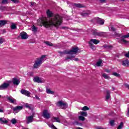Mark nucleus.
I'll list each match as a JSON object with an SVG mask.
<instances>
[{
  "label": "nucleus",
  "mask_w": 129,
  "mask_h": 129,
  "mask_svg": "<svg viewBox=\"0 0 129 129\" xmlns=\"http://www.w3.org/2000/svg\"><path fill=\"white\" fill-rule=\"evenodd\" d=\"M11 29H12V30H15V29H17V26L15 25V24H12Z\"/></svg>",
  "instance_id": "nucleus-39"
},
{
  "label": "nucleus",
  "mask_w": 129,
  "mask_h": 129,
  "mask_svg": "<svg viewBox=\"0 0 129 129\" xmlns=\"http://www.w3.org/2000/svg\"><path fill=\"white\" fill-rule=\"evenodd\" d=\"M109 98H110V91H107L106 95V100H108Z\"/></svg>",
  "instance_id": "nucleus-21"
},
{
  "label": "nucleus",
  "mask_w": 129,
  "mask_h": 129,
  "mask_svg": "<svg viewBox=\"0 0 129 129\" xmlns=\"http://www.w3.org/2000/svg\"><path fill=\"white\" fill-rule=\"evenodd\" d=\"M36 6V3L34 2H30V7H35Z\"/></svg>",
  "instance_id": "nucleus-41"
},
{
  "label": "nucleus",
  "mask_w": 129,
  "mask_h": 129,
  "mask_svg": "<svg viewBox=\"0 0 129 129\" xmlns=\"http://www.w3.org/2000/svg\"><path fill=\"white\" fill-rule=\"evenodd\" d=\"M91 33L93 36H99V37H106L107 36V33L105 32H98L96 29L92 30Z\"/></svg>",
  "instance_id": "nucleus-5"
},
{
  "label": "nucleus",
  "mask_w": 129,
  "mask_h": 129,
  "mask_svg": "<svg viewBox=\"0 0 129 129\" xmlns=\"http://www.w3.org/2000/svg\"><path fill=\"white\" fill-rule=\"evenodd\" d=\"M38 91L40 92H42L43 91V89H41L40 88L38 89Z\"/></svg>",
  "instance_id": "nucleus-49"
},
{
  "label": "nucleus",
  "mask_w": 129,
  "mask_h": 129,
  "mask_svg": "<svg viewBox=\"0 0 129 129\" xmlns=\"http://www.w3.org/2000/svg\"><path fill=\"white\" fill-rule=\"evenodd\" d=\"M7 99L11 102V103H13V104H16V103L17 102V100L12 96L7 97Z\"/></svg>",
  "instance_id": "nucleus-12"
},
{
  "label": "nucleus",
  "mask_w": 129,
  "mask_h": 129,
  "mask_svg": "<svg viewBox=\"0 0 129 129\" xmlns=\"http://www.w3.org/2000/svg\"><path fill=\"white\" fill-rule=\"evenodd\" d=\"M8 120L5 118H0V123L4 124V123H8Z\"/></svg>",
  "instance_id": "nucleus-18"
},
{
  "label": "nucleus",
  "mask_w": 129,
  "mask_h": 129,
  "mask_svg": "<svg viewBox=\"0 0 129 129\" xmlns=\"http://www.w3.org/2000/svg\"><path fill=\"white\" fill-rule=\"evenodd\" d=\"M79 48L77 47H72V49L70 51L64 50L63 52L58 51V53L60 54V56H63L65 54H69L70 56H68L65 58L66 61H69V60H73V58H75L74 55H76L78 52Z\"/></svg>",
  "instance_id": "nucleus-2"
},
{
  "label": "nucleus",
  "mask_w": 129,
  "mask_h": 129,
  "mask_svg": "<svg viewBox=\"0 0 129 129\" xmlns=\"http://www.w3.org/2000/svg\"><path fill=\"white\" fill-rule=\"evenodd\" d=\"M103 47L107 50H111V49H112V47L110 45H104L103 46Z\"/></svg>",
  "instance_id": "nucleus-30"
},
{
  "label": "nucleus",
  "mask_w": 129,
  "mask_h": 129,
  "mask_svg": "<svg viewBox=\"0 0 129 129\" xmlns=\"http://www.w3.org/2000/svg\"><path fill=\"white\" fill-rule=\"evenodd\" d=\"M128 64H129L128 60L126 59L122 61V65H123V66H128Z\"/></svg>",
  "instance_id": "nucleus-23"
},
{
  "label": "nucleus",
  "mask_w": 129,
  "mask_h": 129,
  "mask_svg": "<svg viewBox=\"0 0 129 129\" xmlns=\"http://www.w3.org/2000/svg\"><path fill=\"white\" fill-rule=\"evenodd\" d=\"M21 93L24 95H26V96H28V97H30V95H31V93L26 90H22Z\"/></svg>",
  "instance_id": "nucleus-13"
},
{
  "label": "nucleus",
  "mask_w": 129,
  "mask_h": 129,
  "mask_svg": "<svg viewBox=\"0 0 129 129\" xmlns=\"http://www.w3.org/2000/svg\"><path fill=\"white\" fill-rule=\"evenodd\" d=\"M101 64H102V60L99 59L96 63V66L97 67H99L101 66Z\"/></svg>",
  "instance_id": "nucleus-24"
},
{
  "label": "nucleus",
  "mask_w": 129,
  "mask_h": 129,
  "mask_svg": "<svg viewBox=\"0 0 129 129\" xmlns=\"http://www.w3.org/2000/svg\"><path fill=\"white\" fill-rule=\"evenodd\" d=\"M10 86V84L4 83L0 86V90H4V89H7V88Z\"/></svg>",
  "instance_id": "nucleus-14"
},
{
  "label": "nucleus",
  "mask_w": 129,
  "mask_h": 129,
  "mask_svg": "<svg viewBox=\"0 0 129 129\" xmlns=\"http://www.w3.org/2000/svg\"><path fill=\"white\" fill-rule=\"evenodd\" d=\"M79 119L80 120H82V121H84L85 120V117L83 116H79Z\"/></svg>",
  "instance_id": "nucleus-35"
},
{
  "label": "nucleus",
  "mask_w": 129,
  "mask_h": 129,
  "mask_svg": "<svg viewBox=\"0 0 129 129\" xmlns=\"http://www.w3.org/2000/svg\"><path fill=\"white\" fill-rule=\"evenodd\" d=\"M6 24H7V21L0 20V28H2V27H4V26H5Z\"/></svg>",
  "instance_id": "nucleus-20"
},
{
  "label": "nucleus",
  "mask_w": 129,
  "mask_h": 129,
  "mask_svg": "<svg viewBox=\"0 0 129 129\" xmlns=\"http://www.w3.org/2000/svg\"><path fill=\"white\" fill-rule=\"evenodd\" d=\"M63 23V18L59 15L53 16L50 20H48L46 17H43L37 20V24L39 26H44L45 28L55 27L58 29Z\"/></svg>",
  "instance_id": "nucleus-1"
},
{
  "label": "nucleus",
  "mask_w": 129,
  "mask_h": 129,
  "mask_svg": "<svg viewBox=\"0 0 129 129\" xmlns=\"http://www.w3.org/2000/svg\"><path fill=\"white\" fill-rule=\"evenodd\" d=\"M56 106L61 108V109H66L68 107V104L63 101H59L56 103Z\"/></svg>",
  "instance_id": "nucleus-6"
},
{
  "label": "nucleus",
  "mask_w": 129,
  "mask_h": 129,
  "mask_svg": "<svg viewBox=\"0 0 129 129\" xmlns=\"http://www.w3.org/2000/svg\"><path fill=\"white\" fill-rule=\"evenodd\" d=\"M46 14L48 18H51V17H53V13H52L49 10H48L47 11Z\"/></svg>",
  "instance_id": "nucleus-19"
},
{
  "label": "nucleus",
  "mask_w": 129,
  "mask_h": 129,
  "mask_svg": "<svg viewBox=\"0 0 129 129\" xmlns=\"http://www.w3.org/2000/svg\"><path fill=\"white\" fill-rule=\"evenodd\" d=\"M74 60V61H79V59L78 58H75Z\"/></svg>",
  "instance_id": "nucleus-48"
},
{
  "label": "nucleus",
  "mask_w": 129,
  "mask_h": 129,
  "mask_svg": "<svg viewBox=\"0 0 129 129\" xmlns=\"http://www.w3.org/2000/svg\"><path fill=\"white\" fill-rule=\"evenodd\" d=\"M0 112H4V110L0 109Z\"/></svg>",
  "instance_id": "nucleus-52"
},
{
  "label": "nucleus",
  "mask_w": 129,
  "mask_h": 129,
  "mask_svg": "<svg viewBox=\"0 0 129 129\" xmlns=\"http://www.w3.org/2000/svg\"><path fill=\"white\" fill-rule=\"evenodd\" d=\"M4 43V41H3L2 39H0V45L1 44H3Z\"/></svg>",
  "instance_id": "nucleus-47"
},
{
  "label": "nucleus",
  "mask_w": 129,
  "mask_h": 129,
  "mask_svg": "<svg viewBox=\"0 0 129 129\" xmlns=\"http://www.w3.org/2000/svg\"><path fill=\"white\" fill-rule=\"evenodd\" d=\"M123 125V122H121L120 124L118 125L117 129H121V128H122Z\"/></svg>",
  "instance_id": "nucleus-37"
},
{
  "label": "nucleus",
  "mask_w": 129,
  "mask_h": 129,
  "mask_svg": "<svg viewBox=\"0 0 129 129\" xmlns=\"http://www.w3.org/2000/svg\"><path fill=\"white\" fill-rule=\"evenodd\" d=\"M43 116L46 119H49L51 117V113L48 110H44L43 112Z\"/></svg>",
  "instance_id": "nucleus-8"
},
{
  "label": "nucleus",
  "mask_w": 129,
  "mask_h": 129,
  "mask_svg": "<svg viewBox=\"0 0 129 129\" xmlns=\"http://www.w3.org/2000/svg\"><path fill=\"white\" fill-rule=\"evenodd\" d=\"M26 107L27 108H31V106L29 105V104L25 105Z\"/></svg>",
  "instance_id": "nucleus-45"
},
{
  "label": "nucleus",
  "mask_w": 129,
  "mask_h": 129,
  "mask_svg": "<svg viewBox=\"0 0 129 129\" xmlns=\"http://www.w3.org/2000/svg\"><path fill=\"white\" fill-rule=\"evenodd\" d=\"M1 97H2V96L0 95V98H1Z\"/></svg>",
  "instance_id": "nucleus-58"
},
{
  "label": "nucleus",
  "mask_w": 129,
  "mask_h": 129,
  "mask_svg": "<svg viewBox=\"0 0 129 129\" xmlns=\"http://www.w3.org/2000/svg\"><path fill=\"white\" fill-rule=\"evenodd\" d=\"M77 129H83V128H80V127H78V128H77Z\"/></svg>",
  "instance_id": "nucleus-54"
},
{
  "label": "nucleus",
  "mask_w": 129,
  "mask_h": 129,
  "mask_svg": "<svg viewBox=\"0 0 129 129\" xmlns=\"http://www.w3.org/2000/svg\"><path fill=\"white\" fill-rule=\"evenodd\" d=\"M11 122L12 124H16L18 122V120H17L16 118H13L11 120Z\"/></svg>",
  "instance_id": "nucleus-31"
},
{
  "label": "nucleus",
  "mask_w": 129,
  "mask_h": 129,
  "mask_svg": "<svg viewBox=\"0 0 129 129\" xmlns=\"http://www.w3.org/2000/svg\"><path fill=\"white\" fill-rule=\"evenodd\" d=\"M82 17H87L89 15H90V12H83L81 13Z\"/></svg>",
  "instance_id": "nucleus-25"
},
{
  "label": "nucleus",
  "mask_w": 129,
  "mask_h": 129,
  "mask_svg": "<svg viewBox=\"0 0 129 129\" xmlns=\"http://www.w3.org/2000/svg\"><path fill=\"white\" fill-rule=\"evenodd\" d=\"M23 107H24L23 106H18L14 107L13 108V113H15V114H16V113H18V112H19L20 110H22V109H23Z\"/></svg>",
  "instance_id": "nucleus-9"
},
{
  "label": "nucleus",
  "mask_w": 129,
  "mask_h": 129,
  "mask_svg": "<svg viewBox=\"0 0 129 129\" xmlns=\"http://www.w3.org/2000/svg\"><path fill=\"white\" fill-rule=\"evenodd\" d=\"M112 75H114V76H115L116 77H120V75L117 73H113Z\"/></svg>",
  "instance_id": "nucleus-38"
},
{
  "label": "nucleus",
  "mask_w": 129,
  "mask_h": 129,
  "mask_svg": "<svg viewBox=\"0 0 129 129\" xmlns=\"http://www.w3.org/2000/svg\"><path fill=\"white\" fill-rule=\"evenodd\" d=\"M105 72H107V73H109V72H110L109 70H107V69H106V70H105Z\"/></svg>",
  "instance_id": "nucleus-51"
},
{
  "label": "nucleus",
  "mask_w": 129,
  "mask_h": 129,
  "mask_svg": "<svg viewBox=\"0 0 129 129\" xmlns=\"http://www.w3.org/2000/svg\"><path fill=\"white\" fill-rule=\"evenodd\" d=\"M2 4H8V0H3Z\"/></svg>",
  "instance_id": "nucleus-42"
},
{
  "label": "nucleus",
  "mask_w": 129,
  "mask_h": 129,
  "mask_svg": "<svg viewBox=\"0 0 129 129\" xmlns=\"http://www.w3.org/2000/svg\"><path fill=\"white\" fill-rule=\"evenodd\" d=\"M111 31H112L113 32H115V28L113 26L111 27Z\"/></svg>",
  "instance_id": "nucleus-43"
},
{
  "label": "nucleus",
  "mask_w": 129,
  "mask_h": 129,
  "mask_svg": "<svg viewBox=\"0 0 129 129\" xmlns=\"http://www.w3.org/2000/svg\"><path fill=\"white\" fill-rule=\"evenodd\" d=\"M82 110L84 111H86V110H89V108L86 106H85L82 108Z\"/></svg>",
  "instance_id": "nucleus-32"
},
{
  "label": "nucleus",
  "mask_w": 129,
  "mask_h": 129,
  "mask_svg": "<svg viewBox=\"0 0 129 129\" xmlns=\"http://www.w3.org/2000/svg\"><path fill=\"white\" fill-rule=\"evenodd\" d=\"M46 93H47V94H54V93H55V92L54 91L50 90V89H46Z\"/></svg>",
  "instance_id": "nucleus-29"
},
{
  "label": "nucleus",
  "mask_w": 129,
  "mask_h": 129,
  "mask_svg": "<svg viewBox=\"0 0 129 129\" xmlns=\"http://www.w3.org/2000/svg\"><path fill=\"white\" fill-rule=\"evenodd\" d=\"M38 30V28H37L35 25L32 26V31L33 32H36Z\"/></svg>",
  "instance_id": "nucleus-34"
},
{
  "label": "nucleus",
  "mask_w": 129,
  "mask_h": 129,
  "mask_svg": "<svg viewBox=\"0 0 129 129\" xmlns=\"http://www.w3.org/2000/svg\"><path fill=\"white\" fill-rule=\"evenodd\" d=\"M102 76L105 79H108V80H109L110 79V77L108 76V75H106V74L104 73L103 74Z\"/></svg>",
  "instance_id": "nucleus-27"
},
{
  "label": "nucleus",
  "mask_w": 129,
  "mask_h": 129,
  "mask_svg": "<svg viewBox=\"0 0 129 129\" xmlns=\"http://www.w3.org/2000/svg\"><path fill=\"white\" fill-rule=\"evenodd\" d=\"M100 3H104L105 2V0H99Z\"/></svg>",
  "instance_id": "nucleus-50"
},
{
  "label": "nucleus",
  "mask_w": 129,
  "mask_h": 129,
  "mask_svg": "<svg viewBox=\"0 0 129 129\" xmlns=\"http://www.w3.org/2000/svg\"><path fill=\"white\" fill-rule=\"evenodd\" d=\"M79 113L81 116H87V112L80 111Z\"/></svg>",
  "instance_id": "nucleus-26"
},
{
  "label": "nucleus",
  "mask_w": 129,
  "mask_h": 129,
  "mask_svg": "<svg viewBox=\"0 0 129 129\" xmlns=\"http://www.w3.org/2000/svg\"><path fill=\"white\" fill-rule=\"evenodd\" d=\"M26 119L27 123H31V122H33V121H34V116H27L26 117Z\"/></svg>",
  "instance_id": "nucleus-11"
},
{
  "label": "nucleus",
  "mask_w": 129,
  "mask_h": 129,
  "mask_svg": "<svg viewBox=\"0 0 129 129\" xmlns=\"http://www.w3.org/2000/svg\"><path fill=\"white\" fill-rule=\"evenodd\" d=\"M113 90H114V88H112Z\"/></svg>",
  "instance_id": "nucleus-56"
},
{
  "label": "nucleus",
  "mask_w": 129,
  "mask_h": 129,
  "mask_svg": "<svg viewBox=\"0 0 129 129\" xmlns=\"http://www.w3.org/2000/svg\"><path fill=\"white\" fill-rule=\"evenodd\" d=\"M52 121L53 122H55V121L56 122H60V119L59 117H53L52 119Z\"/></svg>",
  "instance_id": "nucleus-22"
},
{
  "label": "nucleus",
  "mask_w": 129,
  "mask_h": 129,
  "mask_svg": "<svg viewBox=\"0 0 129 129\" xmlns=\"http://www.w3.org/2000/svg\"><path fill=\"white\" fill-rule=\"evenodd\" d=\"M46 58V55H42L41 57L37 58L34 64L33 67L36 69L39 68L41 65H42V63L45 61V58Z\"/></svg>",
  "instance_id": "nucleus-3"
},
{
  "label": "nucleus",
  "mask_w": 129,
  "mask_h": 129,
  "mask_svg": "<svg viewBox=\"0 0 129 129\" xmlns=\"http://www.w3.org/2000/svg\"><path fill=\"white\" fill-rule=\"evenodd\" d=\"M35 97H36V99H39V97H38V96L36 95Z\"/></svg>",
  "instance_id": "nucleus-53"
},
{
  "label": "nucleus",
  "mask_w": 129,
  "mask_h": 129,
  "mask_svg": "<svg viewBox=\"0 0 129 129\" xmlns=\"http://www.w3.org/2000/svg\"><path fill=\"white\" fill-rule=\"evenodd\" d=\"M92 43L93 44H95V45H97V44L99 43V40H97L96 39H91L90 42H89L90 48L93 50H95V47L93 46V44H92Z\"/></svg>",
  "instance_id": "nucleus-7"
},
{
  "label": "nucleus",
  "mask_w": 129,
  "mask_h": 129,
  "mask_svg": "<svg viewBox=\"0 0 129 129\" xmlns=\"http://www.w3.org/2000/svg\"><path fill=\"white\" fill-rule=\"evenodd\" d=\"M125 57H127V58H129V51L128 53L125 54Z\"/></svg>",
  "instance_id": "nucleus-44"
},
{
  "label": "nucleus",
  "mask_w": 129,
  "mask_h": 129,
  "mask_svg": "<svg viewBox=\"0 0 129 129\" xmlns=\"http://www.w3.org/2000/svg\"><path fill=\"white\" fill-rule=\"evenodd\" d=\"M118 37H119L120 38V40L118 41L119 43H121L122 42L124 44H129V41L125 40V39H127V38H129V33H127L125 35L118 34Z\"/></svg>",
  "instance_id": "nucleus-4"
},
{
  "label": "nucleus",
  "mask_w": 129,
  "mask_h": 129,
  "mask_svg": "<svg viewBox=\"0 0 129 129\" xmlns=\"http://www.w3.org/2000/svg\"><path fill=\"white\" fill-rule=\"evenodd\" d=\"M20 36L21 37V39L23 40H26V39H28V35L26 32H21L20 33Z\"/></svg>",
  "instance_id": "nucleus-15"
},
{
  "label": "nucleus",
  "mask_w": 129,
  "mask_h": 129,
  "mask_svg": "<svg viewBox=\"0 0 129 129\" xmlns=\"http://www.w3.org/2000/svg\"><path fill=\"white\" fill-rule=\"evenodd\" d=\"M74 6H75V7H77V8H82V5H81L80 4H74Z\"/></svg>",
  "instance_id": "nucleus-36"
},
{
  "label": "nucleus",
  "mask_w": 129,
  "mask_h": 129,
  "mask_svg": "<svg viewBox=\"0 0 129 129\" xmlns=\"http://www.w3.org/2000/svg\"><path fill=\"white\" fill-rule=\"evenodd\" d=\"M109 124L111 126H113L114 125V120H110L109 121Z\"/></svg>",
  "instance_id": "nucleus-33"
},
{
  "label": "nucleus",
  "mask_w": 129,
  "mask_h": 129,
  "mask_svg": "<svg viewBox=\"0 0 129 129\" xmlns=\"http://www.w3.org/2000/svg\"><path fill=\"white\" fill-rule=\"evenodd\" d=\"M34 82H36L37 83H44L45 82V80L39 77H36L34 78Z\"/></svg>",
  "instance_id": "nucleus-10"
},
{
  "label": "nucleus",
  "mask_w": 129,
  "mask_h": 129,
  "mask_svg": "<svg viewBox=\"0 0 129 129\" xmlns=\"http://www.w3.org/2000/svg\"><path fill=\"white\" fill-rule=\"evenodd\" d=\"M13 83L14 85H19L20 84V80L17 78H14L13 79Z\"/></svg>",
  "instance_id": "nucleus-17"
},
{
  "label": "nucleus",
  "mask_w": 129,
  "mask_h": 129,
  "mask_svg": "<svg viewBox=\"0 0 129 129\" xmlns=\"http://www.w3.org/2000/svg\"><path fill=\"white\" fill-rule=\"evenodd\" d=\"M11 2H13L14 4H19L20 3L19 0H11Z\"/></svg>",
  "instance_id": "nucleus-40"
},
{
  "label": "nucleus",
  "mask_w": 129,
  "mask_h": 129,
  "mask_svg": "<svg viewBox=\"0 0 129 129\" xmlns=\"http://www.w3.org/2000/svg\"><path fill=\"white\" fill-rule=\"evenodd\" d=\"M120 1H121L122 2H124V0H120Z\"/></svg>",
  "instance_id": "nucleus-55"
},
{
  "label": "nucleus",
  "mask_w": 129,
  "mask_h": 129,
  "mask_svg": "<svg viewBox=\"0 0 129 129\" xmlns=\"http://www.w3.org/2000/svg\"><path fill=\"white\" fill-rule=\"evenodd\" d=\"M45 44L47 46H49V47H53L54 46V44L49 41H44Z\"/></svg>",
  "instance_id": "nucleus-28"
},
{
  "label": "nucleus",
  "mask_w": 129,
  "mask_h": 129,
  "mask_svg": "<svg viewBox=\"0 0 129 129\" xmlns=\"http://www.w3.org/2000/svg\"><path fill=\"white\" fill-rule=\"evenodd\" d=\"M27 75H29L30 76H32L33 75V73H28Z\"/></svg>",
  "instance_id": "nucleus-46"
},
{
  "label": "nucleus",
  "mask_w": 129,
  "mask_h": 129,
  "mask_svg": "<svg viewBox=\"0 0 129 129\" xmlns=\"http://www.w3.org/2000/svg\"><path fill=\"white\" fill-rule=\"evenodd\" d=\"M96 20L97 21V23L99 25H102L104 24V20L102 19L98 18H96Z\"/></svg>",
  "instance_id": "nucleus-16"
},
{
  "label": "nucleus",
  "mask_w": 129,
  "mask_h": 129,
  "mask_svg": "<svg viewBox=\"0 0 129 129\" xmlns=\"http://www.w3.org/2000/svg\"><path fill=\"white\" fill-rule=\"evenodd\" d=\"M62 29H65V27H62Z\"/></svg>",
  "instance_id": "nucleus-57"
}]
</instances>
